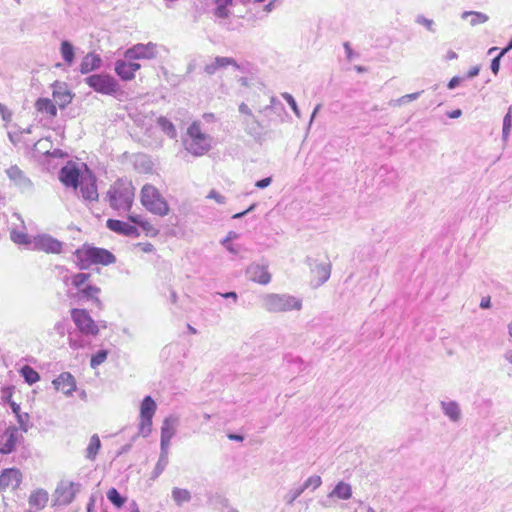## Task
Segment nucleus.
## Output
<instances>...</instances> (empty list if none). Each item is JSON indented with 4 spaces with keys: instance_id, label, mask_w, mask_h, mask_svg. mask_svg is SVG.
<instances>
[{
    "instance_id": "obj_61",
    "label": "nucleus",
    "mask_w": 512,
    "mask_h": 512,
    "mask_svg": "<svg viewBox=\"0 0 512 512\" xmlns=\"http://www.w3.org/2000/svg\"><path fill=\"white\" fill-rule=\"evenodd\" d=\"M133 506H134V508L132 509L131 512H140V510H139V508H138L136 503H133Z\"/></svg>"
},
{
    "instance_id": "obj_26",
    "label": "nucleus",
    "mask_w": 512,
    "mask_h": 512,
    "mask_svg": "<svg viewBox=\"0 0 512 512\" xmlns=\"http://www.w3.org/2000/svg\"><path fill=\"white\" fill-rule=\"evenodd\" d=\"M7 401L13 411V413L15 414L16 418H17V421H18V424L20 426V428L23 430V431H27L28 430V427H29V422H30V416L28 413H22L21 410H20V406L14 402L12 400V395L11 393L9 394V396L7 397Z\"/></svg>"
},
{
    "instance_id": "obj_59",
    "label": "nucleus",
    "mask_w": 512,
    "mask_h": 512,
    "mask_svg": "<svg viewBox=\"0 0 512 512\" xmlns=\"http://www.w3.org/2000/svg\"><path fill=\"white\" fill-rule=\"evenodd\" d=\"M160 121H161L162 123H164V124H168L169 128H170L171 130H174L173 125H172L170 122H168L166 119H160Z\"/></svg>"
},
{
    "instance_id": "obj_10",
    "label": "nucleus",
    "mask_w": 512,
    "mask_h": 512,
    "mask_svg": "<svg viewBox=\"0 0 512 512\" xmlns=\"http://www.w3.org/2000/svg\"><path fill=\"white\" fill-rule=\"evenodd\" d=\"M157 405L151 396H146L140 406L139 433L146 437L152 431V419L155 415Z\"/></svg>"
},
{
    "instance_id": "obj_29",
    "label": "nucleus",
    "mask_w": 512,
    "mask_h": 512,
    "mask_svg": "<svg viewBox=\"0 0 512 512\" xmlns=\"http://www.w3.org/2000/svg\"><path fill=\"white\" fill-rule=\"evenodd\" d=\"M216 5L214 15L217 18L225 19L229 16V7L232 6L233 0H213Z\"/></svg>"
},
{
    "instance_id": "obj_25",
    "label": "nucleus",
    "mask_w": 512,
    "mask_h": 512,
    "mask_svg": "<svg viewBox=\"0 0 512 512\" xmlns=\"http://www.w3.org/2000/svg\"><path fill=\"white\" fill-rule=\"evenodd\" d=\"M35 109L37 112L49 118H55L57 116V107L49 98H38L35 102Z\"/></svg>"
},
{
    "instance_id": "obj_17",
    "label": "nucleus",
    "mask_w": 512,
    "mask_h": 512,
    "mask_svg": "<svg viewBox=\"0 0 512 512\" xmlns=\"http://www.w3.org/2000/svg\"><path fill=\"white\" fill-rule=\"evenodd\" d=\"M106 226L109 230L127 237H138L140 235L138 228L128 222L117 219H108Z\"/></svg>"
},
{
    "instance_id": "obj_16",
    "label": "nucleus",
    "mask_w": 512,
    "mask_h": 512,
    "mask_svg": "<svg viewBox=\"0 0 512 512\" xmlns=\"http://www.w3.org/2000/svg\"><path fill=\"white\" fill-rule=\"evenodd\" d=\"M77 493V488L73 482H62L55 491V505L70 504Z\"/></svg>"
},
{
    "instance_id": "obj_41",
    "label": "nucleus",
    "mask_w": 512,
    "mask_h": 512,
    "mask_svg": "<svg viewBox=\"0 0 512 512\" xmlns=\"http://www.w3.org/2000/svg\"><path fill=\"white\" fill-rule=\"evenodd\" d=\"M135 249L140 253H153L155 247L150 242H140L135 245Z\"/></svg>"
},
{
    "instance_id": "obj_43",
    "label": "nucleus",
    "mask_w": 512,
    "mask_h": 512,
    "mask_svg": "<svg viewBox=\"0 0 512 512\" xmlns=\"http://www.w3.org/2000/svg\"><path fill=\"white\" fill-rule=\"evenodd\" d=\"M11 239L17 244H27L29 243L28 236L21 232L13 231L11 233Z\"/></svg>"
},
{
    "instance_id": "obj_55",
    "label": "nucleus",
    "mask_w": 512,
    "mask_h": 512,
    "mask_svg": "<svg viewBox=\"0 0 512 512\" xmlns=\"http://www.w3.org/2000/svg\"><path fill=\"white\" fill-rule=\"evenodd\" d=\"M228 438L230 440H236V441H242L243 440V436L238 435V434H230V435H228Z\"/></svg>"
},
{
    "instance_id": "obj_40",
    "label": "nucleus",
    "mask_w": 512,
    "mask_h": 512,
    "mask_svg": "<svg viewBox=\"0 0 512 512\" xmlns=\"http://www.w3.org/2000/svg\"><path fill=\"white\" fill-rule=\"evenodd\" d=\"M321 483H322L321 477L318 475H313L305 481V483L303 485V489H307L310 487L313 489H316L321 485Z\"/></svg>"
},
{
    "instance_id": "obj_11",
    "label": "nucleus",
    "mask_w": 512,
    "mask_h": 512,
    "mask_svg": "<svg viewBox=\"0 0 512 512\" xmlns=\"http://www.w3.org/2000/svg\"><path fill=\"white\" fill-rule=\"evenodd\" d=\"M159 54L158 45L154 42L137 43L124 52L127 60H153Z\"/></svg>"
},
{
    "instance_id": "obj_7",
    "label": "nucleus",
    "mask_w": 512,
    "mask_h": 512,
    "mask_svg": "<svg viewBox=\"0 0 512 512\" xmlns=\"http://www.w3.org/2000/svg\"><path fill=\"white\" fill-rule=\"evenodd\" d=\"M90 280V273H76L71 277V283L77 289L79 295L100 305L101 301L98 296L101 293V288L91 284Z\"/></svg>"
},
{
    "instance_id": "obj_34",
    "label": "nucleus",
    "mask_w": 512,
    "mask_h": 512,
    "mask_svg": "<svg viewBox=\"0 0 512 512\" xmlns=\"http://www.w3.org/2000/svg\"><path fill=\"white\" fill-rule=\"evenodd\" d=\"M6 173L10 180L13 181L16 185L25 183L27 180L24 176V173L17 166H11L7 169Z\"/></svg>"
},
{
    "instance_id": "obj_28",
    "label": "nucleus",
    "mask_w": 512,
    "mask_h": 512,
    "mask_svg": "<svg viewBox=\"0 0 512 512\" xmlns=\"http://www.w3.org/2000/svg\"><path fill=\"white\" fill-rule=\"evenodd\" d=\"M175 429L173 422L170 418H166L161 428V445L162 447L168 446L172 437L174 436Z\"/></svg>"
},
{
    "instance_id": "obj_14",
    "label": "nucleus",
    "mask_w": 512,
    "mask_h": 512,
    "mask_svg": "<svg viewBox=\"0 0 512 512\" xmlns=\"http://www.w3.org/2000/svg\"><path fill=\"white\" fill-rule=\"evenodd\" d=\"M141 69V64L135 60L120 59L115 62V73L123 81H131L135 74Z\"/></svg>"
},
{
    "instance_id": "obj_42",
    "label": "nucleus",
    "mask_w": 512,
    "mask_h": 512,
    "mask_svg": "<svg viewBox=\"0 0 512 512\" xmlns=\"http://www.w3.org/2000/svg\"><path fill=\"white\" fill-rule=\"evenodd\" d=\"M512 127V108L510 107L508 113L503 120V134L508 135Z\"/></svg>"
},
{
    "instance_id": "obj_5",
    "label": "nucleus",
    "mask_w": 512,
    "mask_h": 512,
    "mask_svg": "<svg viewBox=\"0 0 512 512\" xmlns=\"http://www.w3.org/2000/svg\"><path fill=\"white\" fill-rule=\"evenodd\" d=\"M85 83L95 92L116 96L121 92L118 81L109 74H93L85 79Z\"/></svg>"
},
{
    "instance_id": "obj_49",
    "label": "nucleus",
    "mask_w": 512,
    "mask_h": 512,
    "mask_svg": "<svg viewBox=\"0 0 512 512\" xmlns=\"http://www.w3.org/2000/svg\"><path fill=\"white\" fill-rule=\"evenodd\" d=\"M239 110H240L241 113H243L245 115L252 116V112H251L250 108L246 104H244V103H242L239 106Z\"/></svg>"
},
{
    "instance_id": "obj_58",
    "label": "nucleus",
    "mask_w": 512,
    "mask_h": 512,
    "mask_svg": "<svg viewBox=\"0 0 512 512\" xmlns=\"http://www.w3.org/2000/svg\"><path fill=\"white\" fill-rule=\"evenodd\" d=\"M510 49H512V39H511V42L509 43V45L505 49L502 50L501 55H503L505 52H507Z\"/></svg>"
},
{
    "instance_id": "obj_27",
    "label": "nucleus",
    "mask_w": 512,
    "mask_h": 512,
    "mask_svg": "<svg viewBox=\"0 0 512 512\" xmlns=\"http://www.w3.org/2000/svg\"><path fill=\"white\" fill-rule=\"evenodd\" d=\"M251 277L254 282L266 285L271 280V275L266 266L256 265L251 268Z\"/></svg>"
},
{
    "instance_id": "obj_60",
    "label": "nucleus",
    "mask_w": 512,
    "mask_h": 512,
    "mask_svg": "<svg viewBox=\"0 0 512 512\" xmlns=\"http://www.w3.org/2000/svg\"><path fill=\"white\" fill-rule=\"evenodd\" d=\"M356 71L359 72V73H362L364 71H366V68L362 67V66H356L355 67Z\"/></svg>"
},
{
    "instance_id": "obj_30",
    "label": "nucleus",
    "mask_w": 512,
    "mask_h": 512,
    "mask_svg": "<svg viewBox=\"0 0 512 512\" xmlns=\"http://www.w3.org/2000/svg\"><path fill=\"white\" fill-rule=\"evenodd\" d=\"M60 53L65 63L70 66L74 62L75 50L73 45L68 41H62Z\"/></svg>"
},
{
    "instance_id": "obj_48",
    "label": "nucleus",
    "mask_w": 512,
    "mask_h": 512,
    "mask_svg": "<svg viewBox=\"0 0 512 512\" xmlns=\"http://www.w3.org/2000/svg\"><path fill=\"white\" fill-rule=\"evenodd\" d=\"M0 113L4 120L9 121L11 119V112L0 103Z\"/></svg>"
},
{
    "instance_id": "obj_4",
    "label": "nucleus",
    "mask_w": 512,
    "mask_h": 512,
    "mask_svg": "<svg viewBox=\"0 0 512 512\" xmlns=\"http://www.w3.org/2000/svg\"><path fill=\"white\" fill-rule=\"evenodd\" d=\"M89 171L86 164L68 161L59 171V180L66 188H72L74 191H77L84 173Z\"/></svg>"
},
{
    "instance_id": "obj_57",
    "label": "nucleus",
    "mask_w": 512,
    "mask_h": 512,
    "mask_svg": "<svg viewBox=\"0 0 512 512\" xmlns=\"http://www.w3.org/2000/svg\"><path fill=\"white\" fill-rule=\"evenodd\" d=\"M223 297H225V298L233 297L234 299H236L237 294L235 292H229V293L223 294Z\"/></svg>"
},
{
    "instance_id": "obj_52",
    "label": "nucleus",
    "mask_w": 512,
    "mask_h": 512,
    "mask_svg": "<svg viewBox=\"0 0 512 512\" xmlns=\"http://www.w3.org/2000/svg\"><path fill=\"white\" fill-rule=\"evenodd\" d=\"M87 512H95V498L91 497L87 504Z\"/></svg>"
},
{
    "instance_id": "obj_62",
    "label": "nucleus",
    "mask_w": 512,
    "mask_h": 512,
    "mask_svg": "<svg viewBox=\"0 0 512 512\" xmlns=\"http://www.w3.org/2000/svg\"><path fill=\"white\" fill-rule=\"evenodd\" d=\"M509 333L512 336V323L509 325Z\"/></svg>"
},
{
    "instance_id": "obj_56",
    "label": "nucleus",
    "mask_w": 512,
    "mask_h": 512,
    "mask_svg": "<svg viewBox=\"0 0 512 512\" xmlns=\"http://www.w3.org/2000/svg\"><path fill=\"white\" fill-rule=\"evenodd\" d=\"M461 115V110H455L450 114L451 118H457Z\"/></svg>"
},
{
    "instance_id": "obj_39",
    "label": "nucleus",
    "mask_w": 512,
    "mask_h": 512,
    "mask_svg": "<svg viewBox=\"0 0 512 512\" xmlns=\"http://www.w3.org/2000/svg\"><path fill=\"white\" fill-rule=\"evenodd\" d=\"M173 499L178 503L181 504L183 502H186L190 499V493L186 489H179L176 488L172 492Z\"/></svg>"
},
{
    "instance_id": "obj_18",
    "label": "nucleus",
    "mask_w": 512,
    "mask_h": 512,
    "mask_svg": "<svg viewBox=\"0 0 512 512\" xmlns=\"http://www.w3.org/2000/svg\"><path fill=\"white\" fill-rule=\"evenodd\" d=\"M127 218L137 228H141L145 236L154 238L159 235V229L149 219L134 213L128 214Z\"/></svg>"
},
{
    "instance_id": "obj_6",
    "label": "nucleus",
    "mask_w": 512,
    "mask_h": 512,
    "mask_svg": "<svg viewBox=\"0 0 512 512\" xmlns=\"http://www.w3.org/2000/svg\"><path fill=\"white\" fill-rule=\"evenodd\" d=\"M187 134L190 138L187 143V150L191 154L195 156H202L209 151V137L201 131L199 123L193 122L188 128Z\"/></svg>"
},
{
    "instance_id": "obj_15",
    "label": "nucleus",
    "mask_w": 512,
    "mask_h": 512,
    "mask_svg": "<svg viewBox=\"0 0 512 512\" xmlns=\"http://www.w3.org/2000/svg\"><path fill=\"white\" fill-rule=\"evenodd\" d=\"M33 246L35 250L48 254H59L63 247L60 241L48 235L36 237L33 241Z\"/></svg>"
},
{
    "instance_id": "obj_23",
    "label": "nucleus",
    "mask_w": 512,
    "mask_h": 512,
    "mask_svg": "<svg viewBox=\"0 0 512 512\" xmlns=\"http://www.w3.org/2000/svg\"><path fill=\"white\" fill-rule=\"evenodd\" d=\"M48 501H49V494L46 490H44L42 488H38V489L32 491V493L29 496V500H28L29 505L32 508H35L37 510H41V509L45 508L48 504Z\"/></svg>"
},
{
    "instance_id": "obj_50",
    "label": "nucleus",
    "mask_w": 512,
    "mask_h": 512,
    "mask_svg": "<svg viewBox=\"0 0 512 512\" xmlns=\"http://www.w3.org/2000/svg\"><path fill=\"white\" fill-rule=\"evenodd\" d=\"M479 71H480V68H479L478 66L472 67V68L468 71L467 76H468L469 78H473V77H475V76H477V75H478Z\"/></svg>"
},
{
    "instance_id": "obj_63",
    "label": "nucleus",
    "mask_w": 512,
    "mask_h": 512,
    "mask_svg": "<svg viewBox=\"0 0 512 512\" xmlns=\"http://www.w3.org/2000/svg\"><path fill=\"white\" fill-rule=\"evenodd\" d=\"M328 278V273L325 271L324 273V280H326Z\"/></svg>"
},
{
    "instance_id": "obj_45",
    "label": "nucleus",
    "mask_w": 512,
    "mask_h": 512,
    "mask_svg": "<svg viewBox=\"0 0 512 512\" xmlns=\"http://www.w3.org/2000/svg\"><path fill=\"white\" fill-rule=\"evenodd\" d=\"M208 198L216 200L218 203H224L225 198L220 195L217 191L212 190L210 191Z\"/></svg>"
},
{
    "instance_id": "obj_33",
    "label": "nucleus",
    "mask_w": 512,
    "mask_h": 512,
    "mask_svg": "<svg viewBox=\"0 0 512 512\" xmlns=\"http://www.w3.org/2000/svg\"><path fill=\"white\" fill-rule=\"evenodd\" d=\"M20 373L24 377L25 381L30 385L40 380L39 373L28 365L23 366L20 370Z\"/></svg>"
},
{
    "instance_id": "obj_46",
    "label": "nucleus",
    "mask_w": 512,
    "mask_h": 512,
    "mask_svg": "<svg viewBox=\"0 0 512 512\" xmlns=\"http://www.w3.org/2000/svg\"><path fill=\"white\" fill-rule=\"evenodd\" d=\"M502 55H498L497 57H495L493 60H492V63H491V70L494 74H497L498 71H499V67H500V57Z\"/></svg>"
},
{
    "instance_id": "obj_8",
    "label": "nucleus",
    "mask_w": 512,
    "mask_h": 512,
    "mask_svg": "<svg viewBox=\"0 0 512 512\" xmlns=\"http://www.w3.org/2000/svg\"><path fill=\"white\" fill-rule=\"evenodd\" d=\"M301 307V300L291 295L269 294L265 298V308L269 312L300 310Z\"/></svg>"
},
{
    "instance_id": "obj_13",
    "label": "nucleus",
    "mask_w": 512,
    "mask_h": 512,
    "mask_svg": "<svg viewBox=\"0 0 512 512\" xmlns=\"http://www.w3.org/2000/svg\"><path fill=\"white\" fill-rule=\"evenodd\" d=\"M96 182V177L91 171L84 173V177L81 179L78 186L79 194L84 200H98L99 194Z\"/></svg>"
},
{
    "instance_id": "obj_64",
    "label": "nucleus",
    "mask_w": 512,
    "mask_h": 512,
    "mask_svg": "<svg viewBox=\"0 0 512 512\" xmlns=\"http://www.w3.org/2000/svg\"><path fill=\"white\" fill-rule=\"evenodd\" d=\"M510 361L512 362V355H511Z\"/></svg>"
},
{
    "instance_id": "obj_38",
    "label": "nucleus",
    "mask_w": 512,
    "mask_h": 512,
    "mask_svg": "<svg viewBox=\"0 0 512 512\" xmlns=\"http://www.w3.org/2000/svg\"><path fill=\"white\" fill-rule=\"evenodd\" d=\"M108 352L106 350H100L91 357L90 365L92 368H96L107 359Z\"/></svg>"
},
{
    "instance_id": "obj_51",
    "label": "nucleus",
    "mask_w": 512,
    "mask_h": 512,
    "mask_svg": "<svg viewBox=\"0 0 512 512\" xmlns=\"http://www.w3.org/2000/svg\"><path fill=\"white\" fill-rule=\"evenodd\" d=\"M460 83V78L458 77H453L449 83H448V88L449 89H453L455 88L458 84Z\"/></svg>"
},
{
    "instance_id": "obj_21",
    "label": "nucleus",
    "mask_w": 512,
    "mask_h": 512,
    "mask_svg": "<svg viewBox=\"0 0 512 512\" xmlns=\"http://www.w3.org/2000/svg\"><path fill=\"white\" fill-rule=\"evenodd\" d=\"M52 96L54 101L62 109L69 105L73 99V95L68 90L66 84H60L58 82L53 84Z\"/></svg>"
},
{
    "instance_id": "obj_22",
    "label": "nucleus",
    "mask_w": 512,
    "mask_h": 512,
    "mask_svg": "<svg viewBox=\"0 0 512 512\" xmlns=\"http://www.w3.org/2000/svg\"><path fill=\"white\" fill-rule=\"evenodd\" d=\"M4 442H0V454H10L17 443V428L9 427L4 433Z\"/></svg>"
},
{
    "instance_id": "obj_19",
    "label": "nucleus",
    "mask_w": 512,
    "mask_h": 512,
    "mask_svg": "<svg viewBox=\"0 0 512 512\" xmlns=\"http://www.w3.org/2000/svg\"><path fill=\"white\" fill-rule=\"evenodd\" d=\"M53 385L57 391L65 395H71L76 390V380L69 372L61 373L53 380Z\"/></svg>"
},
{
    "instance_id": "obj_32",
    "label": "nucleus",
    "mask_w": 512,
    "mask_h": 512,
    "mask_svg": "<svg viewBox=\"0 0 512 512\" xmlns=\"http://www.w3.org/2000/svg\"><path fill=\"white\" fill-rule=\"evenodd\" d=\"M101 448V441L97 434H94L90 438V442L86 449V457L90 460H94Z\"/></svg>"
},
{
    "instance_id": "obj_35",
    "label": "nucleus",
    "mask_w": 512,
    "mask_h": 512,
    "mask_svg": "<svg viewBox=\"0 0 512 512\" xmlns=\"http://www.w3.org/2000/svg\"><path fill=\"white\" fill-rule=\"evenodd\" d=\"M108 500L117 508H121L125 503V498H123L116 488L112 487L107 491Z\"/></svg>"
},
{
    "instance_id": "obj_53",
    "label": "nucleus",
    "mask_w": 512,
    "mask_h": 512,
    "mask_svg": "<svg viewBox=\"0 0 512 512\" xmlns=\"http://www.w3.org/2000/svg\"><path fill=\"white\" fill-rule=\"evenodd\" d=\"M480 307L483 309L490 307V297H485L481 300Z\"/></svg>"
},
{
    "instance_id": "obj_20",
    "label": "nucleus",
    "mask_w": 512,
    "mask_h": 512,
    "mask_svg": "<svg viewBox=\"0 0 512 512\" xmlns=\"http://www.w3.org/2000/svg\"><path fill=\"white\" fill-rule=\"evenodd\" d=\"M232 67L234 70H239L240 66L234 58L231 57H216L211 63L206 64L204 71L208 75L216 74L220 69Z\"/></svg>"
},
{
    "instance_id": "obj_36",
    "label": "nucleus",
    "mask_w": 512,
    "mask_h": 512,
    "mask_svg": "<svg viewBox=\"0 0 512 512\" xmlns=\"http://www.w3.org/2000/svg\"><path fill=\"white\" fill-rule=\"evenodd\" d=\"M445 414L456 421L460 417V409L456 403L450 402L444 405Z\"/></svg>"
},
{
    "instance_id": "obj_37",
    "label": "nucleus",
    "mask_w": 512,
    "mask_h": 512,
    "mask_svg": "<svg viewBox=\"0 0 512 512\" xmlns=\"http://www.w3.org/2000/svg\"><path fill=\"white\" fill-rule=\"evenodd\" d=\"M468 16L472 17V19L470 21V23L472 25L482 24L488 20V17L485 14L480 13V12L470 11V12H465L463 14V17H468Z\"/></svg>"
},
{
    "instance_id": "obj_3",
    "label": "nucleus",
    "mask_w": 512,
    "mask_h": 512,
    "mask_svg": "<svg viewBox=\"0 0 512 512\" xmlns=\"http://www.w3.org/2000/svg\"><path fill=\"white\" fill-rule=\"evenodd\" d=\"M140 202L150 213L165 217L170 213V206L161 192L152 184H145L140 191Z\"/></svg>"
},
{
    "instance_id": "obj_24",
    "label": "nucleus",
    "mask_w": 512,
    "mask_h": 512,
    "mask_svg": "<svg viewBox=\"0 0 512 512\" xmlns=\"http://www.w3.org/2000/svg\"><path fill=\"white\" fill-rule=\"evenodd\" d=\"M101 66V58L98 54L90 52L86 54L80 64V72L87 74L98 69Z\"/></svg>"
},
{
    "instance_id": "obj_12",
    "label": "nucleus",
    "mask_w": 512,
    "mask_h": 512,
    "mask_svg": "<svg viewBox=\"0 0 512 512\" xmlns=\"http://www.w3.org/2000/svg\"><path fill=\"white\" fill-rule=\"evenodd\" d=\"M23 480V474L18 468H6L0 473V492L12 493L16 491Z\"/></svg>"
},
{
    "instance_id": "obj_31",
    "label": "nucleus",
    "mask_w": 512,
    "mask_h": 512,
    "mask_svg": "<svg viewBox=\"0 0 512 512\" xmlns=\"http://www.w3.org/2000/svg\"><path fill=\"white\" fill-rule=\"evenodd\" d=\"M330 495L339 499L347 500L352 495L351 487L349 484L341 481L335 486Z\"/></svg>"
},
{
    "instance_id": "obj_54",
    "label": "nucleus",
    "mask_w": 512,
    "mask_h": 512,
    "mask_svg": "<svg viewBox=\"0 0 512 512\" xmlns=\"http://www.w3.org/2000/svg\"><path fill=\"white\" fill-rule=\"evenodd\" d=\"M419 95H420V93L416 92V93L407 94L403 98H407L408 100H415L418 98Z\"/></svg>"
},
{
    "instance_id": "obj_44",
    "label": "nucleus",
    "mask_w": 512,
    "mask_h": 512,
    "mask_svg": "<svg viewBox=\"0 0 512 512\" xmlns=\"http://www.w3.org/2000/svg\"><path fill=\"white\" fill-rule=\"evenodd\" d=\"M282 97L290 105L292 110L298 115L299 114L298 107H297L296 101L293 98V96L291 94H289V93H283Z\"/></svg>"
},
{
    "instance_id": "obj_9",
    "label": "nucleus",
    "mask_w": 512,
    "mask_h": 512,
    "mask_svg": "<svg viewBox=\"0 0 512 512\" xmlns=\"http://www.w3.org/2000/svg\"><path fill=\"white\" fill-rule=\"evenodd\" d=\"M70 314L80 333L86 336L98 335L100 327L86 309L73 308Z\"/></svg>"
},
{
    "instance_id": "obj_1",
    "label": "nucleus",
    "mask_w": 512,
    "mask_h": 512,
    "mask_svg": "<svg viewBox=\"0 0 512 512\" xmlns=\"http://www.w3.org/2000/svg\"><path fill=\"white\" fill-rule=\"evenodd\" d=\"M135 188L132 181L127 178H119L111 184L107 198L115 210L130 211L134 203Z\"/></svg>"
},
{
    "instance_id": "obj_47",
    "label": "nucleus",
    "mask_w": 512,
    "mask_h": 512,
    "mask_svg": "<svg viewBox=\"0 0 512 512\" xmlns=\"http://www.w3.org/2000/svg\"><path fill=\"white\" fill-rule=\"evenodd\" d=\"M272 182V179L270 177H267V178H264L262 180H259L256 182L255 186L257 188H266L267 186H269Z\"/></svg>"
},
{
    "instance_id": "obj_2",
    "label": "nucleus",
    "mask_w": 512,
    "mask_h": 512,
    "mask_svg": "<svg viewBox=\"0 0 512 512\" xmlns=\"http://www.w3.org/2000/svg\"><path fill=\"white\" fill-rule=\"evenodd\" d=\"M76 265L81 270H86L92 265L108 266L115 263L116 257L104 248L83 245L75 251Z\"/></svg>"
}]
</instances>
